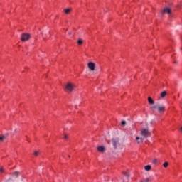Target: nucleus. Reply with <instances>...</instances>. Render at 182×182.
<instances>
[{
    "mask_svg": "<svg viewBox=\"0 0 182 182\" xmlns=\"http://www.w3.org/2000/svg\"><path fill=\"white\" fill-rule=\"evenodd\" d=\"M164 14H167L169 17H171V15H172L173 13L171 12V9H170V8L166 7V8L164 9V10L161 11V15H164Z\"/></svg>",
    "mask_w": 182,
    "mask_h": 182,
    "instance_id": "20e7f679",
    "label": "nucleus"
},
{
    "mask_svg": "<svg viewBox=\"0 0 182 182\" xmlns=\"http://www.w3.org/2000/svg\"><path fill=\"white\" fill-rule=\"evenodd\" d=\"M30 38H31V34H29V33H23L21 35V41H22V42H25L26 41H29Z\"/></svg>",
    "mask_w": 182,
    "mask_h": 182,
    "instance_id": "39448f33",
    "label": "nucleus"
},
{
    "mask_svg": "<svg viewBox=\"0 0 182 182\" xmlns=\"http://www.w3.org/2000/svg\"><path fill=\"white\" fill-rule=\"evenodd\" d=\"M127 177H129V175H128V174H127Z\"/></svg>",
    "mask_w": 182,
    "mask_h": 182,
    "instance_id": "bb28decb",
    "label": "nucleus"
},
{
    "mask_svg": "<svg viewBox=\"0 0 182 182\" xmlns=\"http://www.w3.org/2000/svg\"><path fill=\"white\" fill-rule=\"evenodd\" d=\"M4 140H5V136L1 135V136H0V141H4Z\"/></svg>",
    "mask_w": 182,
    "mask_h": 182,
    "instance_id": "dca6fc26",
    "label": "nucleus"
},
{
    "mask_svg": "<svg viewBox=\"0 0 182 182\" xmlns=\"http://www.w3.org/2000/svg\"><path fill=\"white\" fill-rule=\"evenodd\" d=\"M141 182H144V181H141Z\"/></svg>",
    "mask_w": 182,
    "mask_h": 182,
    "instance_id": "cd10ccee",
    "label": "nucleus"
},
{
    "mask_svg": "<svg viewBox=\"0 0 182 182\" xmlns=\"http://www.w3.org/2000/svg\"><path fill=\"white\" fill-rule=\"evenodd\" d=\"M7 182H14V181L9 179V181H7Z\"/></svg>",
    "mask_w": 182,
    "mask_h": 182,
    "instance_id": "b1692460",
    "label": "nucleus"
},
{
    "mask_svg": "<svg viewBox=\"0 0 182 182\" xmlns=\"http://www.w3.org/2000/svg\"><path fill=\"white\" fill-rule=\"evenodd\" d=\"M48 35H50V31H48V32L46 33V35H45L46 38H48Z\"/></svg>",
    "mask_w": 182,
    "mask_h": 182,
    "instance_id": "f3484780",
    "label": "nucleus"
},
{
    "mask_svg": "<svg viewBox=\"0 0 182 182\" xmlns=\"http://www.w3.org/2000/svg\"><path fill=\"white\" fill-rule=\"evenodd\" d=\"M144 170H146V171H150L151 170V166L150 165L145 166Z\"/></svg>",
    "mask_w": 182,
    "mask_h": 182,
    "instance_id": "9b49d317",
    "label": "nucleus"
},
{
    "mask_svg": "<svg viewBox=\"0 0 182 182\" xmlns=\"http://www.w3.org/2000/svg\"><path fill=\"white\" fill-rule=\"evenodd\" d=\"M152 163L154 164H156V163H157V159H154L153 161H152Z\"/></svg>",
    "mask_w": 182,
    "mask_h": 182,
    "instance_id": "a211bd4d",
    "label": "nucleus"
},
{
    "mask_svg": "<svg viewBox=\"0 0 182 182\" xmlns=\"http://www.w3.org/2000/svg\"><path fill=\"white\" fill-rule=\"evenodd\" d=\"M122 125L126 126V121H122Z\"/></svg>",
    "mask_w": 182,
    "mask_h": 182,
    "instance_id": "412c9836",
    "label": "nucleus"
},
{
    "mask_svg": "<svg viewBox=\"0 0 182 182\" xmlns=\"http://www.w3.org/2000/svg\"><path fill=\"white\" fill-rule=\"evenodd\" d=\"M78 45H83V40L82 38H79L77 41Z\"/></svg>",
    "mask_w": 182,
    "mask_h": 182,
    "instance_id": "ddd939ff",
    "label": "nucleus"
},
{
    "mask_svg": "<svg viewBox=\"0 0 182 182\" xmlns=\"http://www.w3.org/2000/svg\"><path fill=\"white\" fill-rule=\"evenodd\" d=\"M43 41H46V38H43Z\"/></svg>",
    "mask_w": 182,
    "mask_h": 182,
    "instance_id": "393cba45",
    "label": "nucleus"
},
{
    "mask_svg": "<svg viewBox=\"0 0 182 182\" xmlns=\"http://www.w3.org/2000/svg\"><path fill=\"white\" fill-rule=\"evenodd\" d=\"M68 135L67 134H64V137H63V139H65V140H68Z\"/></svg>",
    "mask_w": 182,
    "mask_h": 182,
    "instance_id": "6ab92c4d",
    "label": "nucleus"
},
{
    "mask_svg": "<svg viewBox=\"0 0 182 182\" xmlns=\"http://www.w3.org/2000/svg\"><path fill=\"white\" fill-rule=\"evenodd\" d=\"M163 166H164L165 168H166V167H168V162H165V163H164Z\"/></svg>",
    "mask_w": 182,
    "mask_h": 182,
    "instance_id": "2eb2a0df",
    "label": "nucleus"
},
{
    "mask_svg": "<svg viewBox=\"0 0 182 182\" xmlns=\"http://www.w3.org/2000/svg\"><path fill=\"white\" fill-rule=\"evenodd\" d=\"M181 132H182V127H181Z\"/></svg>",
    "mask_w": 182,
    "mask_h": 182,
    "instance_id": "a878e982",
    "label": "nucleus"
},
{
    "mask_svg": "<svg viewBox=\"0 0 182 182\" xmlns=\"http://www.w3.org/2000/svg\"><path fill=\"white\" fill-rule=\"evenodd\" d=\"M70 12H72L71 8L64 9V13L65 14V15H69V14H70Z\"/></svg>",
    "mask_w": 182,
    "mask_h": 182,
    "instance_id": "1a4fd4ad",
    "label": "nucleus"
},
{
    "mask_svg": "<svg viewBox=\"0 0 182 182\" xmlns=\"http://www.w3.org/2000/svg\"><path fill=\"white\" fill-rule=\"evenodd\" d=\"M0 171L1 173H4L5 169H4V168H1Z\"/></svg>",
    "mask_w": 182,
    "mask_h": 182,
    "instance_id": "5701e85b",
    "label": "nucleus"
},
{
    "mask_svg": "<svg viewBox=\"0 0 182 182\" xmlns=\"http://www.w3.org/2000/svg\"><path fill=\"white\" fill-rule=\"evenodd\" d=\"M151 109H157L158 112H159V113H163L165 110V107L164 105H153Z\"/></svg>",
    "mask_w": 182,
    "mask_h": 182,
    "instance_id": "7ed1b4c3",
    "label": "nucleus"
},
{
    "mask_svg": "<svg viewBox=\"0 0 182 182\" xmlns=\"http://www.w3.org/2000/svg\"><path fill=\"white\" fill-rule=\"evenodd\" d=\"M39 151H36L34 152V156H38Z\"/></svg>",
    "mask_w": 182,
    "mask_h": 182,
    "instance_id": "4be33fe9",
    "label": "nucleus"
},
{
    "mask_svg": "<svg viewBox=\"0 0 182 182\" xmlns=\"http://www.w3.org/2000/svg\"><path fill=\"white\" fill-rule=\"evenodd\" d=\"M112 140L114 149H117V144H119V138H113Z\"/></svg>",
    "mask_w": 182,
    "mask_h": 182,
    "instance_id": "423d86ee",
    "label": "nucleus"
},
{
    "mask_svg": "<svg viewBox=\"0 0 182 182\" xmlns=\"http://www.w3.org/2000/svg\"><path fill=\"white\" fill-rule=\"evenodd\" d=\"M69 35H70V33H69Z\"/></svg>",
    "mask_w": 182,
    "mask_h": 182,
    "instance_id": "c85d7f7f",
    "label": "nucleus"
},
{
    "mask_svg": "<svg viewBox=\"0 0 182 182\" xmlns=\"http://www.w3.org/2000/svg\"><path fill=\"white\" fill-rule=\"evenodd\" d=\"M141 136H142V137L140 138L139 136H136V140L138 141V143H143L144 139H147V137H149L150 132L148 129H143L141 131Z\"/></svg>",
    "mask_w": 182,
    "mask_h": 182,
    "instance_id": "f257e3e1",
    "label": "nucleus"
},
{
    "mask_svg": "<svg viewBox=\"0 0 182 182\" xmlns=\"http://www.w3.org/2000/svg\"><path fill=\"white\" fill-rule=\"evenodd\" d=\"M167 95V92L166 91H163L161 93V97H166V95Z\"/></svg>",
    "mask_w": 182,
    "mask_h": 182,
    "instance_id": "f8f14e48",
    "label": "nucleus"
},
{
    "mask_svg": "<svg viewBox=\"0 0 182 182\" xmlns=\"http://www.w3.org/2000/svg\"><path fill=\"white\" fill-rule=\"evenodd\" d=\"M144 182H149V181H150V178H145V179L144 180Z\"/></svg>",
    "mask_w": 182,
    "mask_h": 182,
    "instance_id": "aec40b11",
    "label": "nucleus"
},
{
    "mask_svg": "<svg viewBox=\"0 0 182 182\" xmlns=\"http://www.w3.org/2000/svg\"><path fill=\"white\" fill-rule=\"evenodd\" d=\"M88 68L92 71L95 70V68H96V65L93 62L88 63Z\"/></svg>",
    "mask_w": 182,
    "mask_h": 182,
    "instance_id": "0eeeda50",
    "label": "nucleus"
},
{
    "mask_svg": "<svg viewBox=\"0 0 182 182\" xmlns=\"http://www.w3.org/2000/svg\"><path fill=\"white\" fill-rule=\"evenodd\" d=\"M75 89V85L71 82H68L64 88L65 92H68L69 93L72 92Z\"/></svg>",
    "mask_w": 182,
    "mask_h": 182,
    "instance_id": "f03ea898",
    "label": "nucleus"
},
{
    "mask_svg": "<svg viewBox=\"0 0 182 182\" xmlns=\"http://www.w3.org/2000/svg\"><path fill=\"white\" fill-rule=\"evenodd\" d=\"M13 176H15L16 177H18V176H19V172L18 171L14 172Z\"/></svg>",
    "mask_w": 182,
    "mask_h": 182,
    "instance_id": "4468645a",
    "label": "nucleus"
},
{
    "mask_svg": "<svg viewBox=\"0 0 182 182\" xmlns=\"http://www.w3.org/2000/svg\"><path fill=\"white\" fill-rule=\"evenodd\" d=\"M97 149L100 153H105V151H106V149L103 146H98Z\"/></svg>",
    "mask_w": 182,
    "mask_h": 182,
    "instance_id": "6e6552de",
    "label": "nucleus"
},
{
    "mask_svg": "<svg viewBox=\"0 0 182 182\" xmlns=\"http://www.w3.org/2000/svg\"><path fill=\"white\" fill-rule=\"evenodd\" d=\"M148 102L149 105H154V100L151 98V97H148Z\"/></svg>",
    "mask_w": 182,
    "mask_h": 182,
    "instance_id": "9d476101",
    "label": "nucleus"
}]
</instances>
